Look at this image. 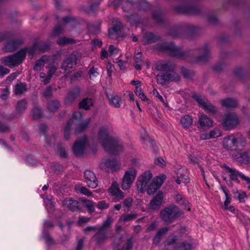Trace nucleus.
<instances>
[{
    "label": "nucleus",
    "mask_w": 250,
    "mask_h": 250,
    "mask_svg": "<svg viewBox=\"0 0 250 250\" xmlns=\"http://www.w3.org/2000/svg\"><path fill=\"white\" fill-rule=\"evenodd\" d=\"M174 67L175 65L170 62H158L155 67L156 69L160 72L156 75L157 83L164 85L171 81L178 82L180 77L173 71Z\"/></svg>",
    "instance_id": "nucleus-1"
},
{
    "label": "nucleus",
    "mask_w": 250,
    "mask_h": 250,
    "mask_svg": "<svg viewBox=\"0 0 250 250\" xmlns=\"http://www.w3.org/2000/svg\"><path fill=\"white\" fill-rule=\"evenodd\" d=\"M98 140L103 147L111 154H117L122 151V143L120 141H114L109 136L107 126H102L99 129Z\"/></svg>",
    "instance_id": "nucleus-2"
},
{
    "label": "nucleus",
    "mask_w": 250,
    "mask_h": 250,
    "mask_svg": "<svg viewBox=\"0 0 250 250\" xmlns=\"http://www.w3.org/2000/svg\"><path fill=\"white\" fill-rule=\"evenodd\" d=\"M82 119V114L80 112L76 111L73 113L71 119L67 122L64 129V137L66 139L68 140L69 138L72 128L74 125H77L75 130L76 134L83 131L87 127L90 123V119L81 124Z\"/></svg>",
    "instance_id": "nucleus-3"
},
{
    "label": "nucleus",
    "mask_w": 250,
    "mask_h": 250,
    "mask_svg": "<svg viewBox=\"0 0 250 250\" xmlns=\"http://www.w3.org/2000/svg\"><path fill=\"white\" fill-rule=\"evenodd\" d=\"M246 144L245 138L241 134L229 135L224 139V148L230 151H236L244 147Z\"/></svg>",
    "instance_id": "nucleus-4"
},
{
    "label": "nucleus",
    "mask_w": 250,
    "mask_h": 250,
    "mask_svg": "<svg viewBox=\"0 0 250 250\" xmlns=\"http://www.w3.org/2000/svg\"><path fill=\"white\" fill-rule=\"evenodd\" d=\"M181 214L179 208L174 205L165 207L160 212L161 219L167 223H171Z\"/></svg>",
    "instance_id": "nucleus-5"
},
{
    "label": "nucleus",
    "mask_w": 250,
    "mask_h": 250,
    "mask_svg": "<svg viewBox=\"0 0 250 250\" xmlns=\"http://www.w3.org/2000/svg\"><path fill=\"white\" fill-rule=\"evenodd\" d=\"M25 57V51L21 50L17 53L2 58L1 62L9 67H13L20 64Z\"/></svg>",
    "instance_id": "nucleus-6"
},
{
    "label": "nucleus",
    "mask_w": 250,
    "mask_h": 250,
    "mask_svg": "<svg viewBox=\"0 0 250 250\" xmlns=\"http://www.w3.org/2000/svg\"><path fill=\"white\" fill-rule=\"evenodd\" d=\"M77 57L74 54L69 55L62 63L60 69L65 75L69 74L77 63Z\"/></svg>",
    "instance_id": "nucleus-7"
},
{
    "label": "nucleus",
    "mask_w": 250,
    "mask_h": 250,
    "mask_svg": "<svg viewBox=\"0 0 250 250\" xmlns=\"http://www.w3.org/2000/svg\"><path fill=\"white\" fill-rule=\"evenodd\" d=\"M137 175V171L133 167H130L126 170L123 178L121 188L123 190L130 188Z\"/></svg>",
    "instance_id": "nucleus-8"
},
{
    "label": "nucleus",
    "mask_w": 250,
    "mask_h": 250,
    "mask_svg": "<svg viewBox=\"0 0 250 250\" xmlns=\"http://www.w3.org/2000/svg\"><path fill=\"white\" fill-rule=\"evenodd\" d=\"M152 177V174L149 171L144 172L138 178L136 182L137 189L141 193L145 192L146 190L147 184Z\"/></svg>",
    "instance_id": "nucleus-9"
},
{
    "label": "nucleus",
    "mask_w": 250,
    "mask_h": 250,
    "mask_svg": "<svg viewBox=\"0 0 250 250\" xmlns=\"http://www.w3.org/2000/svg\"><path fill=\"white\" fill-rule=\"evenodd\" d=\"M239 124L237 115L233 113L226 114L223 119L222 125L225 129L235 128Z\"/></svg>",
    "instance_id": "nucleus-10"
},
{
    "label": "nucleus",
    "mask_w": 250,
    "mask_h": 250,
    "mask_svg": "<svg viewBox=\"0 0 250 250\" xmlns=\"http://www.w3.org/2000/svg\"><path fill=\"white\" fill-rule=\"evenodd\" d=\"M192 97L198 102L199 105L207 112L214 114L217 111V109L215 106L200 95L194 94L192 95Z\"/></svg>",
    "instance_id": "nucleus-11"
},
{
    "label": "nucleus",
    "mask_w": 250,
    "mask_h": 250,
    "mask_svg": "<svg viewBox=\"0 0 250 250\" xmlns=\"http://www.w3.org/2000/svg\"><path fill=\"white\" fill-rule=\"evenodd\" d=\"M162 50H168L170 54L173 56L183 57L185 55V52L182 50L179 47L175 46L172 43L164 42L162 44Z\"/></svg>",
    "instance_id": "nucleus-12"
},
{
    "label": "nucleus",
    "mask_w": 250,
    "mask_h": 250,
    "mask_svg": "<svg viewBox=\"0 0 250 250\" xmlns=\"http://www.w3.org/2000/svg\"><path fill=\"white\" fill-rule=\"evenodd\" d=\"M84 177L85 182L89 187L95 188L98 186V181L93 171L90 170H85L84 172Z\"/></svg>",
    "instance_id": "nucleus-13"
},
{
    "label": "nucleus",
    "mask_w": 250,
    "mask_h": 250,
    "mask_svg": "<svg viewBox=\"0 0 250 250\" xmlns=\"http://www.w3.org/2000/svg\"><path fill=\"white\" fill-rule=\"evenodd\" d=\"M80 88L78 86H74L68 92L65 99V104H72L79 97L80 94Z\"/></svg>",
    "instance_id": "nucleus-14"
},
{
    "label": "nucleus",
    "mask_w": 250,
    "mask_h": 250,
    "mask_svg": "<svg viewBox=\"0 0 250 250\" xmlns=\"http://www.w3.org/2000/svg\"><path fill=\"white\" fill-rule=\"evenodd\" d=\"M202 54L195 58L193 60V62H204L207 61L210 57V49L208 45H205L200 49Z\"/></svg>",
    "instance_id": "nucleus-15"
},
{
    "label": "nucleus",
    "mask_w": 250,
    "mask_h": 250,
    "mask_svg": "<svg viewBox=\"0 0 250 250\" xmlns=\"http://www.w3.org/2000/svg\"><path fill=\"white\" fill-rule=\"evenodd\" d=\"M86 143V137L83 136L82 138L78 139L73 146V149L74 153L77 155L82 154L83 152Z\"/></svg>",
    "instance_id": "nucleus-16"
},
{
    "label": "nucleus",
    "mask_w": 250,
    "mask_h": 250,
    "mask_svg": "<svg viewBox=\"0 0 250 250\" xmlns=\"http://www.w3.org/2000/svg\"><path fill=\"white\" fill-rule=\"evenodd\" d=\"M164 199L163 193L159 191L153 198L149 203V208L153 210L159 209L162 206Z\"/></svg>",
    "instance_id": "nucleus-17"
},
{
    "label": "nucleus",
    "mask_w": 250,
    "mask_h": 250,
    "mask_svg": "<svg viewBox=\"0 0 250 250\" xmlns=\"http://www.w3.org/2000/svg\"><path fill=\"white\" fill-rule=\"evenodd\" d=\"M108 192L110 195L114 196L117 200H122L124 197V194L120 189L119 185L116 182L112 183Z\"/></svg>",
    "instance_id": "nucleus-18"
},
{
    "label": "nucleus",
    "mask_w": 250,
    "mask_h": 250,
    "mask_svg": "<svg viewBox=\"0 0 250 250\" xmlns=\"http://www.w3.org/2000/svg\"><path fill=\"white\" fill-rule=\"evenodd\" d=\"M100 167L101 169L107 171L109 169L115 170L119 168L117 161L114 159L107 160L104 162L101 163Z\"/></svg>",
    "instance_id": "nucleus-19"
},
{
    "label": "nucleus",
    "mask_w": 250,
    "mask_h": 250,
    "mask_svg": "<svg viewBox=\"0 0 250 250\" xmlns=\"http://www.w3.org/2000/svg\"><path fill=\"white\" fill-rule=\"evenodd\" d=\"M198 124L201 128L206 129L213 125V121L205 114L201 115L199 118Z\"/></svg>",
    "instance_id": "nucleus-20"
},
{
    "label": "nucleus",
    "mask_w": 250,
    "mask_h": 250,
    "mask_svg": "<svg viewBox=\"0 0 250 250\" xmlns=\"http://www.w3.org/2000/svg\"><path fill=\"white\" fill-rule=\"evenodd\" d=\"M107 235V230H104L99 228L97 232L93 236V238L95 239L98 244H101L108 238Z\"/></svg>",
    "instance_id": "nucleus-21"
},
{
    "label": "nucleus",
    "mask_w": 250,
    "mask_h": 250,
    "mask_svg": "<svg viewBox=\"0 0 250 250\" xmlns=\"http://www.w3.org/2000/svg\"><path fill=\"white\" fill-rule=\"evenodd\" d=\"M62 205L72 211H76L79 209L78 202L73 200L71 198H65L62 202Z\"/></svg>",
    "instance_id": "nucleus-22"
},
{
    "label": "nucleus",
    "mask_w": 250,
    "mask_h": 250,
    "mask_svg": "<svg viewBox=\"0 0 250 250\" xmlns=\"http://www.w3.org/2000/svg\"><path fill=\"white\" fill-rule=\"evenodd\" d=\"M233 157L238 162L247 163L250 161V151H243L237 154H234Z\"/></svg>",
    "instance_id": "nucleus-23"
},
{
    "label": "nucleus",
    "mask_w": 250,
    "mask_h": 250,
    "mask_svg": "<svg viewBox=\"0 0 250 250\" xmlns=\"http://www.w3.org/2000/svg\"><path fill=\"white\" fill-rule=\"evenodd\" d=\"M112 23L113 27L109 29L108 34L111 38H113V35L120 30L121 28V23L118 19H113Z\"/></svg>",
    "instance_id": "nucleus-24"
},
{
    "label": "nucleus",
    "mask_w": 250,
    "mask_h": 250,
    "mask_svg": "<svg viewBox=\"0 0 250 250\" xmlns=\"http://www.w3.org/2000/svg\"><path fill=\"white\" fill-rule=\"evenodd\" d=\"M177 176L181 179L184 183H188L189 180L188 176V171L187 169L183 167L178 169L176 172Z\"/></svg>",
    "instance_id": "nucleus-25"
},
{
    "label": "nucleus",
    "mask_w": 250,
    "mask_h": 250,
    "mask_svg": "<svg viewBox=\"0 0 250 250\" xmlns=\"http://www.w3.org/2000/svg\"><path fill=\"white\" fill-rule=\"evenodd\" d=\"M159 38L152 33H146L143 38L142 41L145 44H149L156 42Z\"/></svg>",
    "instance_id": "nucleus-26"
},
{
    "label": "nucleus",
    "mask_w": 250,
    "mask_h": 250,
    "mask_svg": "<svg viewBox=\"0 0 250 250\" xmlns=\"http://www.w3.org/2000/svg\"><path fill=\"white\" fill-rule=\"evenodd\" d=\"M225 167L228 172L230 173L229 177L230 179L239 183L240 181L238 179V177H240V175H241L242 173L236 170L235 169L231 168L228 167Z\"/></svg>",
    "instance_id": "nucleus-27"
},
{
    "label": "nucleus",
    "mask_w": 250,
    "mask_h": 250,
    "mask_svg": "<svg viewBox=\"0 0 250 250\" xmlns=\"http://www.w3.org/2000/svg\"><path fill=\"white\" fill-rule=\"evenodd\" d=\"M27 90V84L24 83L20 82L15 86L14 92L16 95H21Z\"/></svg>",
    "instance_id": "nucleus-28"
},
{
    "label": "nucleus",
    "mask_w": 250,
    "mask_h": 250,
    "mask_svg": "<svg viewBox=\"0 0 250 250\" xmlns=\"http://www.w3.org/2000/svg\"><path fill=\"white\" fill-rule=\"evenodd\" d=\"M175 201L179 204L185 207L188 210L190 209L189 202L181 194H177L175 196Z\"/></svg>",
    "instance_id": "nucleus-29"
},
{
    "label": "nucleus",
    "mask_w": 250,
    "mask_h": 250,
    "mask_svg": "<svg viewBox=\"0 0 250 250\" xmlns=\"http://www.w3.org/2000/svg\"><path fill=\"white\" fill-rule=\"evenodd\" d=\"M141 138L143 140L144 143L147 146H149L151 147H153V141L148 136L146 130L144 129H142L141 131Z\"/></svg>",
    "instance_id": "nucleus-30"
},
{
    "label": "nucleus",
    "mask_w": 250,
    "mask_h": 250,
    "mask_svg": "<svg viewBox=\"0 0 250 250\" xmlns=\"http://www.w3.org/2000/svg\"><path fill=\"white\" fill-rule=\"evenodd\" d=\"M93 105L92 99L85 98L83 99L79 103V108L84 110H88Z\"/></svg>",
    "instance_id": "nucleus-31"
},
{
    "label": "nucleus",
    "mask_w": 250,
    "mask_h": 250,
    "mask_svg": "<svg viewBox=\"0 0 250 250\" xmlns=\"http://www.w3.org/2000/svg\"><path fill=\"white\" fill-rule=\"evenodd\" d=\"M193 119L189 115H185L180 120V124L184 128H188L192 124Z\"/></svg>",
    "instance_id": "nucleus-32"
},
{
    "label": "nucleus",
    "mask_w": 250,
    "mask_h": 250,
    "mask_svg": "<svg viewBox=\"0 0 250 250\" xmlns=\"http://www.w3.org/2000/svg\"><path fill=\"white\" fill-rule=\"evenodd\" d=\"M175 9L178 12L185 13L188 14L193 13L196 9L195 7L192 5H189L186 7H176Z\"/></svg>",
    "instance_id": "nucleus-33"
},
{
    "label": "nucleus",
    "mask_w": 250,
    "mask_h": 250,
    "mask_svg": "<svg viewBox=\"0 0 250 250\" xmlns=\"http://www.w3.org/2000/svg\"><path fill=\"white\" fill-rule=\"evenodd\" d=\"M57 70V67L56 66L52 65L49 67L48 71L47 77L46 78H45L44 80H43L42 81V82H43L44 84L45 85L47 84V83H48L50 82L51 78H52L53 75L55 73Z\"/></svg>",
    "instance_id": "nucleus-34"
},
{
    "label": "nucleus",
    "mask_w": 250,
    "mask_h": 250,
    "mask_svg": "<svg viewBox=\"0 0 250 250\" xmlns=\"http://www.w3.org/2000/svg\"><path fill=\"white\" fill-rule=\"evenodd\" d=\"M110 104L115 107H119L122 104L121 99L118 96H111L108 97Z\"/></svg>",
    "instance_id": "nucleus-35"
},
{
    "label": "nucleus",
    "mask_w": 250,
    "mask_h": 250,
    "mask_svg": "<svg viewBox=\"0 0 250 250\" xmlns=\"http://www.w3.org/2000/svg\"><path fill=\"white\" fill-rule=\"evenodd\" d=\"M222 104L226 107H234L237 105V102L234 99L227 98L222 101Z\"/></svg>",
    "instance_id": "nucleus-36"
},
{
    "label": "nucleus",
    "mask_w": 250,
    "mask_h": 250,
    "mask_svg": "<svg viewBox=\"0 0 250 250\" xmlns=\"http://www.w3.org/2000/svg\"><path fill=\"white\" fill-rule=\"evenodd\" d=\"M126 21L129 22L132 25H137L140 23V19L137 14H133L125 17Z\"/></svg>",
    "instance_id": "nucleus-37"
},
{
    "label": "nucleus",
    "mask_w": 250,
    "mask_h": 250,
    "mask_svg": "<svg viewBox=\"0 0 250 250\" xmlns=\"http://www.w3.org/2000/svg\"><path fill=\"white\" fill-rule=\"evenodd\" d=\"M47 57L46 56H43L41 59L36 61L35 64L33 67L35 71H38L41 70L45 62L47 61Z\"/></svg>",
    "instance_id": "nucleus-38"
},
{
    "label": "nucleus",
    "mask_w": 250,
    "mask_h": 250,
    "mask_svg": "<svg viewBox=\"0 0 250 250\" xmlns=\"http://www.w3.org/2000/svg\"><path fill=\"white\" fill-rule=\"evenodd\" d=\"M26 108V102L25 100H21L18 102L16 106V111L21 114L24 112Z\"/></svg>",
    "instance_id": "nucleus-39"
},
{
    "label": "nucleus",
    "mask_w": 250,
    "mask_h": 250,
    "mask_svg": "<svg viewBox=\"0 0 250 250\" xmlns=\"http://www.w3.org/2000/svg\"><path fill=\"white\" fill-rule=\"evenodd\" d=\"M75 189L77 192L82 193L87 196H90L92 195V192L88 189L81 185H76Z\"/></svg>",
    "instance_id": "nucleus-40"
},
{
    "label": "nucleus",
    "mask_w": 250,
    "mask_h": 250,
    "mask_svg": "<svg viewBox=\"0 0 250 250\" xmlns=\"http://www.w3.org/2000/svg\"><path fill=\"white\" fill-rule=\"evenodd\" d=\"M60 106V102L58 100L49 102L47 104V108L51 112H55Z\"/></svg>",
    "instance_id": "nucleus-41"
},
{
    "label": "nucleus",
    "mask_w": 250,
    "mask_h": 250,
    "mask_svg": "<svg viewBox=\"0 0 250 250\" xmlns=\"http://www.w3.org/2000/svg\"><path fill=\"white\" fill-rule=\"evenodd\" d=\"M153 19L157 22L160 23L163 20V15L160 9L157 8L152 14Z\"/></svg>",
    "instance_id": "nucleus-42"
},
{
    "label": "nucleus",
    "mask_w": 250,
    "mask_h": 250,
    "mask_svg": "<svg viewBox=\"0 0 250 250\" xmlns=\"http://www.w3.org/2000/svg\"><path fill=\"white\" fill-rule=\"evenodd\" d=\"M57 43L60 45H64L68 44L75 43H76V41L72 39L62 37L58 40Z\"/></svg>",
    "instance_id": "nucleus-43"
},
{
    "label": "nucleus",
    "mask_w": 250,
    "mask_h": 250,
    "mask_svg": "<svg viewBox=\"0 0 250 250\" xmlns=\"http://www.w3.org/2000/svg\"><path fill=\"white\" fill-rule=\"evenodd\" d=\"M166 178V175H161L154 178L152 181V182H153L157 186L158 188H159Z\"/></svg>",
    "instance_id": "nucleus-44"
},
{
    "label": "nucleus",
    "mask_w": 250,
    "mask_h": 250,
    "mask_svg": "<svg viewBox=\"0 0 250 250\" xmlns=\"http://www.w3.org/2000/svg\"><path fill=\"white\" fill-rule=\"evenodd\" d=\"M113 222V219L111 216H108L106 220L103 222L102 225L99 228L104 230H107V229L110 227Z\"/></svg>",
    "instance_id": "nucleus-45"
},
{
    "label": "nucleus",
    "mask_w": 250,
    "mask_h": 250,
    "mask_svg": "<svg viewBox=\"0 0 250 250\" xmlns=\"http://www.w3.org/2000/svg\"><path fill=\"white\" fill-rule=\"evenodd\" d=\"M64 31V27L62 25H58L56 26L51 33V35L53 37L59 36Z\"/></svg>",
    "instance_id": "nucleus-46"
},
{
    "label": "nucleus",
    "mask_w": 250,
    "mask_h": 250,
    "mask_svg": "<svg viewBox=\"0 0 250 250\" xmlns=\"http://www.w3.org/2000/svg\"><path fill=\"white\" fill-rule=\"evenodd\" d=\"M134 92L137 96L142 100V101H146L148 100L144 93L142 91L141 87L139 86H136Z\"/></svg>",
    "instance_id": "nucleus-47"
},
{
    "label": "nucleus",
    "mask_w": 250,
    "mask_h": 250,
    "mask_svg": "<svg viewBox=\"0 0 250 250\" xmlns=\"http://www.w3.org/2000/svg\"><path fill=\"white\" fill-rule=\"evenodd\" d=\"M137 217V214L131 213V214H127L126 215H122L120 218V220L122 221H123L124 222L130 221L131 220L135 219Z\"/></svg>",
    "instance_id": "nucleus-48"
},
{
    "label": "nucleus",
    "mask_w": 250,
    "mask_h": 250,
    "mask_svg": "<svg viewBox=\"0 0 250 250\" xmlns=\"http://www.w3.org/2000/svg\"><path fill=\"white\" fill-rule=\"evenodd\" d=\"M42 112L39 107H35L32 111V116L34 119L37 120L40 119L42 115Z\"/></svg>",
    "instance_id": "nucleus-49"
},
{
    "label": "nucleus",
    "mask_w": 250,
    "mask_h": 250,
    "mask_svg": "<svg viewBox=\"0 0 250 250\" xmlns=\"http://www.w3.org/2000/svg\"><path fill=\"white\" fill-rule=\"evenodd\" d=\"M221 189L224 193L225 196H226V200L224 202V203L229 204L230 202L231 201V195L229 193V191L228 190V189L227 188L225 187H221Z\"/></svg>",
    "instance_id": "nucleus-50"
},
{
    "label": "nucleus",
    "mask_w": 250,
    "mask_h": 250,
    "mask_svg": "<svg viewBox=\"0 0 250 250\" xmlns=\"http://www.w3.org/2000/svg\"><path fill=\"white\" fill-rule=\"evenodd\" d=\"M159 189L157 186L152 182L148 187L146 188L147 193L149 195H151L154 193L156 190Z\"/></svg>",
    "instance_id": "nucleus-51"
},
{
    "label": "nucleus",
    "mask_w": 250,
    "mask_h": 250,
    "mask_svg": "<svg viewBox=\"0 0 250 250\" xmlns=\"http://www.w3.org/2000/svg\"><path fill=\"white\" fill-rule=\"evenodd\" d=\"M192 249V246L190 243H182L180 246L175 248L176 250H190Z\"/></svg>",
    "instance_id": "nucleus-52"
},
{
    "label": "nucleus",
    "mask_w": 250,
    "mask_h": 250,
    "mask_svg": "<svg viewBox=\"0 0 250 250\" xmlns=\"http://www.w3.org/2000/svg\"><path fill=\"white\" fill-rule=\"evenodd\" d=\"M89 78L91 80H94L95 78L99 75L98 69L92 67L89 71Z\"/></svg>",
    "instance_id": "nucleus-53"
},
{
    "label": "nucleus",
    "mask_w": 250,
    "mask_h": 250,
    "mask_svg": "<svg viewBox=\"0 0 250 250\" xmlns=\"http://www.w3.org/2000/svg\"><path fill=\"white\" fill-rule=\"evenodd\" d=\"M42 95L46 98H50L52 95V88L51 86L46 87L42 92Z\"/></svg>",
    "instance_id": "nucleus-54"
},
{
    "label": "nucleus",
    "mask_w": 250,
    "mask_h": 250,
    "mask_svg": "<svg viewBox=\"0 0 250 250\" xmlns=\"http://www.w3.org/2000/svg\"><path fill=\"white\" fill-rule=\"evenodd\" d=\"M85 206L87 208L89 211L93 212L94 210V203L89 200H85L83 201Z\"/></svg>",
    "instance_id": "nucleus-55"
},
{
    "label": "nucleus",
    "mask_w": 250,
    "mask_h": 250,
    "mask_svg": "<svg viewBox=\"0 0 250 250\" xmlns=\"http://www.w3.org/2000/svg\"><path fill=\"white\" fill-rule=\"evenodd\" d=\"M16 47L17 44L15 42H11L5 45V49L7 51L12 52L14 51Z\"/></svg>",
    "instance_id": "nucleus-56"
},
{
    "label": "nucleus",
    "mask_w": 250,
    "mask_h": 250,
    "mask_svg": "<svg viewBox=\"0 0 250 250\" xmlns=\"http://www.w3.org/2000/svg\"><path fill=\"white\" fill-rule=\"evenodd\" d=\"M209 134L210 138H215L220 136L221 133L219 129L215 128L211 130Z\"/></svg>",
    "instance_id": "nucleus-57"
},
{
    "label": "nucleus",
    "mask_w": 250,
    "mask_h": 250,
    "mask_svg": "<svg viewBox=\"0 0 250 250\" xmlns=\"http://www.w3.org/2000/svg\"><path fill=\"white\" fill-rule=\"evenodd\" d=\"M177 240V237L175 235L169 236L166 241V244L167 245H170L174 244Z\"/></svg>",
    "instance_id": "nucleus-58"
},
{
    "label": "nucleus",
    "mask_w": 250,
    "mask_h": 250,
    "mask_svg": "<svg viewBox=\"0 0 250 250\" xmlns=\"http://www.w3.org/2000/svg\"><path fill=\"white\" fill-rule=\"evenodd\" d=\"M138 6L139 10L145 11L149 8V5L147 2L143 1L140 2Z\"/></svg>",
    "instance_id": "nucleus-59"
},
{
    "label": "nucleus",
    "mask_w": 250,
    "mask_h": 250,
    "mask_svg": "<svg viewBox=\"0 0 250 250\" xmlns=\"http://www.w3.org/2000/svg\"><path fill=\"white\" fill-rule=\"evenodd\" d=\"M109 207V204L105 201H101L97 204V208L100 209H104Z\"/></svg>",
    "instance_id": "nucleus-60"
},
{
    "label": "nucleus",
    "mask_w": 250,
    "mask_h": 250,
    "mask_svg": "<svg viewBox=\"0 0 250 250\" xmlns=\"http://www.w3.org/2000/svg\"><path fill=\"white\" fill-rule=\"evenodd\" d=\"M90 220V218L84 217V216H80L79 218V220L78 222V224L80 226L83 225L85 223L88 222Z\"/></svg>",
    "instance_id": "nucleus-61"
},
{
    "label": "nucleus",
    "mask_w": 250,
    "mask_h": 250,
    "mask_svg": "<svg viewBox=\"0 0 250 250\" xmlns=\"http://www.w3.org/2000/svg\"><path fill=\"white\" fill-rule=\"evenodd\" d=\"M10 72V70L6 67L0 65V76L3 77Z\"/></svg>",
    "instance_id": "nucleus-62"
},
{
    "label": "nucleus",
    "mask_w": 250,
    "mask_h": 250,
    "mask_svg": "<svg viewBox=\"0 0 250 250\" xmlns=\"http://www.w3.org/2000/svg\"><path fill=\"white\" fill-rule=\"evenodd\" d=\"M181 71L183 75L185 78H189L192 75V73L189 70L186 69L184 67L181 68Z\"/></svg>",
    "instance_id": "nucleus-63"
},
{
    "label": "nucleus",
    "mask_w": 250,
    "mask_h": 250,
    "mask_svg": "<svg viewBox=\"0 0 250 250\" xmlns=\"http://www.w3.org/2000/svg\"><path fill=\"white\" fill-rule=\"evenodd\" d=\"M108 51L111 55H114L118 54L119 52V50L114 45H110L109 47Z\"/></svg>",
    "instance_id": "nucleus-64"
}]
</instances>
